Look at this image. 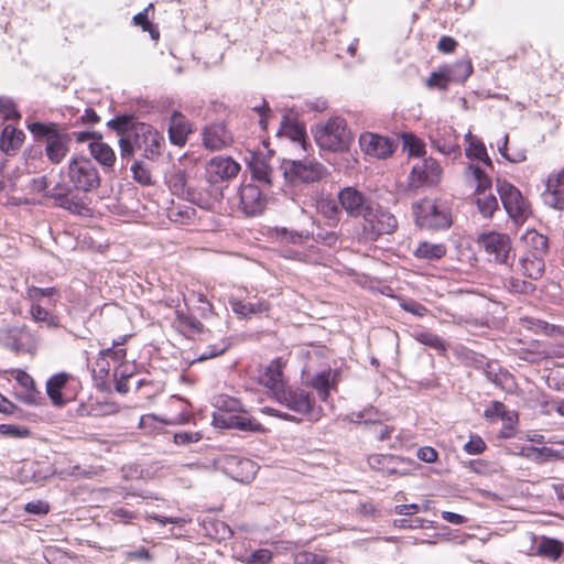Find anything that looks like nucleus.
Instances as JSON below:
<instances>
[{
    "instance_id": "nucleus-32",
    "label": "nucleus",
    "mask_w": 564,
    "mask_h": 564,
    "mask_svg": "<svg viewBox=\"0 0 564 564\" xmlns=\"http://www.w3.org/2000/svg\"><path fill=\"white\" fill-rule=\"evenodd\" d=\"M70 376L66 372H59L52 376L46 382V392L54 405H63L64 399L62 395V389L67 383Z\"/></svg>"
},
{
    "instance_id": "nucleus-9",
    "label": "nucleus",
    "mask_w": 564,
    "mask_h": 564,
    "mask_svg": "<svg viewBox=\"0 0 564 564\" xmlns=\"http://www.w3.org/2000/svg\"><path fill=\"white\" fill-rule=\"evenodd\" d=\"M68 178L74 189L85 193L91 192L100 185L98 170L86 158H75L69 162Z\"/></svg>"
},
{
    "instance_id": "nucleus-42",
    "label": "nucleus",
    "mask_w": 564,
    "mask_h": 564,
    "mask_svg": "<svg viewBox=\"0 0 564 564\" xmlns=\"http://www.w3.org/2000/svg\"><path fill=\"white\" fill-rule=\"evenodd\" d=\"M349 421L357 424L369 425L370 429L381 423V414L373 408L349 414Z\"/></svg>"
},
{
    "instance_id": "nucleus-28",
    "label": "nucleus",
    "mask_w": 564,
    "mask_h": 564,
    "mask_svg": "<svg viewBox=\"0 0 564 564\" xmlns=\"http://www.w3.org/2000/svg\"><path fill=\"white\" fill-rule=\"evenodd\" d=\"M24 141V133L22 130L7 124L0 137V149L7 154L15 152Z\"/></svg>"
},
{
    "instance_id": "nucleus-1",
    "label": "nucleus",
    "mask_w": 564,
    "mask_h": 564,
    "mask_svg": "<svg viewBox=\"0 0 564 564\" xmlns=\"http://www.w3.org/2000/svg\"><path fill=\"white\" fill-rule=\"evenodd\" d=\"M108 127L119 135L120 156L122 160L132 159L137 150L148 160H155L162 154L165 140L151 124L134 122L132 116L123 115L111 119Z\"/></svg>"
},
{
    "instance_id": "nucleus-34",
    "label": "nucleus",
    "mask_w": 564,
    "mask_h": 564,
    "mask_svg": "<svg viewBox=\"0 0 564 564\" xmlns=\"http://www.w3.org/2000/svg\"><path fill=\"white\" fill-rule=\"evenodd\" d=\"M89 150L93 158L104 166L111 167L115 164L116 154L107 143L94 140L89 143Z\"/></svg>"
},
{
    "instance_id": "nucleus-40",
    "label": "nucleus",
    "mask_w": 564,
    "mask_h": 564,
    "mask_svg": "<svg viewBox=\"0 0 564 564\" xmlns=\"http://www.w3.org/2000/svg\"><path fill=\"white\" fill-rule=\"evenodd\" d=\"M61 198L59 202H57V206L73 213L76 215H86L89 210L86 202L78 197L77 195L69 194L68 196H62L61 194H57Z\"/></svg>"
},
{
    "instance_id": "nucleus-23",
    "label": "nucleus",
    "mask_w": 564,
    "mask_h": 564,
    "mask_svg": "<svg viewBox=\"0 0 564 564\" xmlns=\"http://www.w3.org/2000/svg\"><path fill=\"white\" fill-rule=\"evenodd\" d=\"M544 269L545 260L543 257H538V254L524 252L519 260L518 271L530 279H540L544 273Z\"/></svg>"
},
{
    "instance_id": "nucleus-60",
    "label": "nucleus",
    "mask_w": 564,
    "mask_h": 564,
    "mask_svg": "<svg viewBox=\"0 0 564 564\" xmlns=\"http://www.w3.org/2000/svg\"><path fill=\"white\" fill-rule=\"evenodd\" d=\"M272 561V552L267 549L253 551L246 560L248 564H269Z\"/></svg>"
},
{
    "instance_id": "nucleus-52",
    "label": "nucleus",
    "mask_w": 564,
    "mask_h": 564,
    "mask_svg": "<svg viewBox=\"0 0 564 564\" xmlns=\"http://www.w3.org/2000/svg\"><path fill=\"white\" fill-rule=\"evenodd\" d=\"M295 564H330L329 558L324 554L312 552H299L294 557Z\"/></svg>"
},
{
    "instance_id": "nucleus-13",
    "label": "nucleus",
    "mask_w": 564,
    "mask_h": 564,
    "mask_svg": "<svg viewBox=\"0 0 564 564\" xmlns=\"http://www.w3.org/2000/svg\"><path fill=\"white\" fill-rule=\"evenodd\" d=\"M338 381V370L329 367L312 375L307 373L304 379L305 386L313 388L323 402L328 400L330 391L337 389Z\"/></svg>"
},
{
    "instance_id": "nucleus-53",
    "label": "nucleus",
    "mask_w": 564,
    "mask_h": 564,
    "mask_svg": "<svg viewBox=\"0 0 564 564\" xmlns=\"http://www.w3.org/2000/svg\"><path fill=\"white\" fill-rule=\"evenodd\" d=\"M195 217V210L191 207H175L170 209L169 218L174 223L186 224Z\"/></svg>"
},
{
    "instance_id": "nucleus-11",
    "label": "nucleus",
    "mask_w": 564,
    "mask_h": 564,
    "mask_svg": "<svg viewBox=\"0 0 564 564\" xmlns=\"http://www.w3.org/2000/svg\"><path fill=\"white\" fill-rule=\"evenodd\" d=\"M282 169L285 177L292 183H314L324 175L323 165L310 159L284 161Z\"/></svg>"
},
{
    "instance_id": "nucleus-35",
    "label": "nucleus",
    "mask_w": 564,
    "mask_h": 564,
    "mask_svg": "<svg viewBox=\"0 0 564 564\" xmlns=\"http://www.w3.org/2000/svg\"><path fill=\"white\" fill-rule=\"evenodd\" d=\"M564 551V544L553 538L543 536L538 544V555L549 558L551 561H557Z\"/></svg>"
},
{
    "instance_id": "nucleus-45",
    "label": "nucleus",
    "mask_w": 564,
    "mask_h": 564,
    "mask_svg": "<svg viewBox=\"0 0 564 564\" xmlns=\"http://www.w3.org/2000/svg\"><path fill=\"white\" fill-rule=\"evenodd\" d=\"M153 9V6L150 3L143 11L137 13L133 17V24L141 26L143 31L150 32V35L153 40H158L160 36V33L156 28L152 25V23L149 21V10Z\"/></svg>"
},
{
    "instance_id": "nucleus-64",
    "label": "nucleus",
    "mask_w": 564,
    "mask_h": 564,
    "mask_svg": "<svg viewBox=\"0 0 564 564\" xmlns=\"http://www.w3.org/2000/svg\"><path fill=\"white\" fill-rule=\"evenodd\" d=\"M134 518L135 514L123 507L115 508L111 510V520L117 523L127 524Z\"/></svg>"
},
{
    "instance_id": "nucleus-14",
    "label": "nucleus",
    "mask_w": 564,
    "mask_h": 564,
    "mask_svg": "<svg viewBox=\"0 0 564 564\" xmlns=\"http://www.w3.org/2000/svg\"><path fill=\"white\" fill-rule=\"evenodd\" d=\"M339 203L345 212L351 217L364 218L370 209L373 200L354 187H345L338 194Z\"/></svg>"
},
{
    "instance_id": "nucleus-17",
    "label": "nucleus",
    "mask_w": 564,
    "mask_h": 564,
    "mask_svg": "<svg viewBox=\"0 0 564 564\" xmlns=\"http://www.w3.org/2000/svg\"><path fill=\"white\" fill-rule=\"evenodd\" d=\"M213 424L219 429H238L241 431L249 432H262V425L253 419L245 415L226 414V413H214Z\"/></svg>"
},
{
    "instance_id": "nucleus-39",
    "label": "nucleus",
    "mask_w": 564,
    "mask_h": 564,
    "mask_svg": "<svg viewBox=\"0 0 564 564\" xmlns=\"http://www.w3.org/2000/svg\"><path fill=\"white\" fill-rule=\"evenodd\" d=\"M413 337L420 344L435 349L440 354H445L447 345L438 335L429 330H415Z\"/></svg>"
},
{
    "instance_id": "nucleus-2",
    "label": "nucleus",
    "mask_w": 564,
    "mask_h": 564,
    "mask_svg": "<svg viewBox=\"0 0 564 564\" xmlns=\"http://www.w3.org/2000/svg\"><path fill=\"white\" fill-rule=\"evenodd\" d=\"M26 127L36 139L45 140V155L52 163L58 164L65 159L70 139L57 123L34 121L28 123Z\"/></svg>"
},
{
    "instance_id": "nucleus-6",
    "label": "nucleus",
    "mask_w": 564,
    "mask_h": 564,
    "mask_svg": "<svg viewBox=\"0 0 564 564\" xmlns=\"http://www.w3.org/2000/svg\"><path fill=\"white\" fill-rule=\"evenodd\" d=\"M273 398L296 414L308 416L312 420H318L321 416V408L315 405L311 393L303 389H292L285 386L283 389H279Z\"/></svg>"
},
{
    "instance_id": "nucleus-27",
    "label": "nucleus",
    "mask_w": 564,
    "mask_h": 564,
    "mask_svg": "<svg viewBox=\"0 0 564 564\" xmlns=\"http://www.w3.org/2000/svg\"><path fill=\"white\" fill-rule=\"evenodd\" d=\"M59 297V291L56 288H37V286H29L25 291V299H28L31 304L41 303L43 305H52L54 306Z\"/></svg>"
},
{
    "instance_id": "nucleus-22",
    "label": "nucleus",
    "mask_w": 564,
    "mask_h": 564,
    "mask_svg": "<svg viewBox=\"0 0 564 564\" xmlns=\"http://www.w3.org/2000/svg\"><path fill=\"white\" fill-rule=\"evenodd\" d=\"M284 364L281 358L272 360L259 375V382L271 390L273 397L279 389H283L284 382L283 369Z\"/></svg>"
},
{
    "instance_id": "nucleus-36",
    "label": "nucleus",
    "mask_w": 564,
    "mask_h": 564,
    "mask_svg": "<svg viewBox=\"0 0 564 564\" xmlns=\"http://www.w3.org/2000/svg\"><path fill=\"white\" fill-rule=\"evenodd\" d=\"M446 254V247L443 243H431L422 241L414 251L417 259L426 261H435L442 259Z\"/></svg>"
},
{
    "instance_id": "nucleus-20",
    "label": "nucleus",
    "mask_w": 564,
    "mask_h": 564,
    "mask_svg": "<svg viewBox=\"0 0 564 564\" xmlns=\"http://www.w3.org/2000/svg\"><path fill=\"white\" fill-rule=\"evenodd\" d=\"M361 150L375 158H387L393 152V143L386 137L365 132L359 138Z\"/></svg>"
},
{
    "instance_id": "nucleus-47",
    "label": "nucleus",
    "mask_w": 564,
    "mask_h": 564,
    "mask_svg": "<svg viewBox=\"0 0 564 564\" xmlns=\"http://www.w3.org/2000/svg\"><path fill=\"white\" fill-rule=\"evenodd\" d=\"M505 286L509 292L518 294H531L535 290L533 283L513 276L506 280Z\"/></svg>"
},
{
    "instance_id": "nucleus-33",
    "label": "nucleus",
    "mask_w": 564,
    "mask_h": 564,
    "mask_svg": "<svg viewBox=\"0 0 564 564\" xmlns=\"http://www.w3.org/2000/svg\"><path fill=\"white\" fill-rule=\"evenodd\" d=\"M473 73V65L469 59L458 61L454 65L444 67L446 82L464 83Z\"/></svg>"
},
{
    "instance_id": "nucleus-18",
    "label": "nucleus",
    "mask_w": 564,
    "mask_h": 564,
    "mask_svg": "<svg viewBox=\"0 0 564 564\" xmlns=\"http://www.w3.org/2000/svg\"><path fill=\"white\" fill-rule=\"evenodd\" d=\"M542 196L547 206L564 210V169L549 175Z\"/></svg>"
},
{
    "instance_id": "nucleus-59",
    "label": "nucleus",
    "mask_w": 564,
    "mask_h": 564,
    "mask_svg": "<svg viewBox=\"0 0 564 564\" xmlns=\"http://www.w3.org/2000/svg\"><path fill=\"white\" fill-rule=\"evenodd\" d=\"M312 238L327 247H334L338 240L336 232L318 228L316 232H312Z\"/></svg>"
},
{
    "instance_id": "nucleus-7",
    "label": "nucleus",
    "mask_w": 564,
    "mask_h": 564,
    "mask_svg": "<svg viewBox=\"0 0 564 564\" xmlns=\"http://www.w3.org/2000/svg\"><path fill=\"white\" fill-rule=\"evenodd\" d=\"M362 219L364 235L368 240L375 241L382 235L393 234L398 228L395 216L375 202Z\"/></svg>"
},
{
    "instance_id": "nucleus-15",
    "label": "nucleus",
    "mask_w": 564,
    "mask_h": 564,
    "mask_svg": "<svg viewBox=\"0 0 564 564\" xmlns=\"http://www.w3.org/2000/svg\"><path fill=\"white\" fill-rule=\"evenodd\" d=\"M223 468L232 479L241 482L251 481L258 470L254 462L235 455L224 457Z\"/></svg>"
},
{
    "instance_id": "nucleus-26",
    "label": "nucleus",
    "mask_w": 564,
    "mask_h": 564,
    "mask_svg": "<svg viewBox=\"0 0 564 564\" xmlns=\"http://www.w3.org/2000/svg\"><path fill=\"white\" fill-rule=\"evenodd\" d=\"M29 313L40 328L55 329L59 327V318L41 303L31 304Z\"/></svg>"
},
{
    "instance_id": "nucleus-38",
    "label": "nucleus",
    "mask_w": 564,
    "mask_h": 564,
    "mask_svg": "<svg viewBox=\"0 0 564 564\" xmlns=\"http://www.w3.org/2000/svg\"><path fill=\"white\" fill-rule=\"evenodd\" d=\"M167 184L174 195L184 198L192 189L187 186V175L184 170H174L167 177Z\"/></svg>"
},
{
    "instance_id": "nucleus-58",
    "label": "nucleus",
    "mask_w": 564,
    "mask_h": 564,
    "mask_svg": "<svg viewBox=\"0 0 564 564\" xmlns=\"http://www.w3.org/2000/svg\"><path fill=\"white\" fill-rule=\"evenodd\" d=\"M0 112L6 120L20 118V115L15 108V104L12 99L7 97H0Z\"/></svg>"
},
{
    "instance_id": "nucleus-21",
    "label": "nucleus",
    "mask_w": 564,
    "mask_h": 564,
    "mask_svg": "<svg viewBox=\"0 0 564 564\" xmlns=\"http://www.w3.org/2000/svg\"><path fill=\"white\" fill-rule=\"evenodd\" d=\"M232 142L231 133L223 123L207 126L203 131V144L210 151H218Z\"/></svg>"
},
{
    "instance_id": "nucleus-25",
    "label": "nucleus",
    "mask_w": 564,
    "mask_h": 564,
    "mask_svg": "<svg viewBox=\"0 0 564 564\" xmlns=\"http://www.w3.org/2000/svg\"><path fill=\"white\" fill-rule=\"evenodd\" d=\"M522 240L525 245V253L538 254V257H543L547 254L549 251V239L546 236L538 232L534 229L527 230L522 236Z\"/></svg>"
},
{
    "instance_id": "nucleus-3",
    "label": "nucleus",
    "mask_w": 564,
    "mask_h": 564,
    "mask_svg": "<svg viewBox=\"0 0 564 564\" xmlns=\"http://www.w3.org/2000/svg\"><path fill=\"white\" fill-rule=\"evenodd\" d=\"M314 137L321 149L332 152L347 150L352 140L345 119L340 117H332L326 122L316 124Z\"/></svg>"
},
{
    "instance_id": "nucleus-51",
    "label": "nucleus",
    "mask_w": 564,
    "mask_h": 564,
    "mask_svg": "<svg viewBox=\"0 0 564 564\" xmlns=\"http://www.w3.org/2000/svg\"><path fill=\"white\" fill-rule=\"evenodd\" d=\"M132 177L141 185H151L152 176L150 170L141 161H135L131 166Z\"/></svg>"
},
{
    "instance_id": "nucleus-37",
    "label": "nucleus",
    "mask_w": 564,
    "mask_h": 564,
    "mask_svg": "<svg viewBox=\"0 0 564 564\" xmlns=\"http://www.w3.org/2000/svg\"><path fill=\"white\" fill-rule=\"evenodd\" d=\"M231 310L242 317H249L254 314H261L268 311L269 305L264 301H259L257 303H245L240 300H231L230 301Z\"/></svg>"
},
{
    "instance_id": "nucleus-16",
    "label": "nucleus",
    "mask_w": 564,
    "mask_h": 564,
    "mask_svg": "<svg viewBox=\"0 0 564 564\" xmlns=\"http://www.w3.org/2000/svg\"><path fill=\"white\" fill-rule=\"evenodd\" d=\"M442 169L433 159H424L413 165L411 183L414 186H433L441 180Z\"/></svg>"
},
{
    "instance_id": "nucleus-5",
    "label": "nucleus",
    "mask_w": 564,
    "mask_h": 564,
    "mask_svg": "<svg viewBox=\"0 0 564 564\" xmlns=\"http://www.w3.org/2000/svg\"><path fill=\"white\" fill-rule=\"evenodd\" d=\"M478 247L486 252L489 261L511 265L514 260L512 241L509 235L498 231H487L478 236Z\"/></svg>"
},
{
    "instance_id": "nucleus-55",
    "label": "nucleus",
    "mask_w": 564,
    "mask_h": 564,
    "mask_svg": "<svg viewBox=\"0 0 564 564\" xmlns=\"http://www.w3.org/2000/svg\"><path fill=\"white\" fill-rule=\"evenodd\" d=\"M317 208L329 220H336L338 218L339 208L337 203L333 199H321L317 203Z\"/></svg>"
},
{
    "instance_id": "nucleus-30",
    "label": "nucleus",
    "mask_w": 564,
    "mask_h": 564,
    "mask_svg": "<svg viewBox=\"0 0 564 564\" xmlns=\"http://www.w3.org/2000/svg\"><path fill=\"white\" fill-rule=\"evenodd\" d=\"M12 372L14 373L17 382L24 389V392L20 394V399L26 404H35L39 392L35 389L33 378L20 369H15Z\"/></svg>"
},
{
    "instance_id": "nucleus-44",
    "label": "nucleus",
    "mask_w": 564,
    "mask_h": 564,
    "mask_svg": "<svg viewBox=\"0 0 564 564\" xmlns=\"http://www.w3.org/2000/svg\"><path fill=\"white\" fill-rule=\"evenodd\" d=\"M523 323L528 329L533 330L535 333H542L545 335H554L560 332V327H557L553 324H549L545 321L534 318V317H525L523 319Z\"/></svg>"
},
{
    "instance_id": "nucleus-61",
    "label": "nucleus",
    "mask_w": 564,
    "mask_h": 564,
    "mask_svg": "<svg viewBox=\"0 0 564 564\" xmlns=\"http://www.w3.org/2000/svg\"><path fill=\"white\" fill-rule=\"evenodd\" d=\"M400 306L405 311L415 316L423 317L427 314L429 310L421 303L414 300H404L400 303Z\"/></svg>"
},
{
    "instance_id": "nucleus-31",
    "label": "nucleus",
    "mask_w": 564,
    "mask_h": 564,
    "mask_svg": "<svg viewBox=\"0 0 564 564\" xmlns=\"http://www.w3.org/2000/svg\"><path fill=\"white\" fill-rule=\"evenodd\" d=\"M20 176L18 167H11L4 161H0V192L18 191Z\"/></svg>"
},
{
    "instance_id": "nucleus-24",
    "label": "nucleus",
    "mask_w": 564,
    "mask_h": 564,
    "mask_svg": "<svg viewBox=\"0 0 564 564\" xmlns=\"http://www.w3.org/2000/svg\"><path fill=\"white\" fill-rule=\"evenodd\" d=\"M191 132V124L185 117L177 111H174L170 119L169 138L173 144L183 145L187 140Z\"/></svg>"
},
{
    "instance_id": "nucleus-4",
    "label": "nucleus",
    "mask_w": 564,
    "mask_h": 564,
    "mask_svg": "<svg viewBox=\"0 0 564 564\" xmlns=\"http://www.w3.org/2000/svg\"><path fill=\"white\" fill-rule=\"evenodd\" d=\"M414 215L417 226L440 230L452 225L449 208L441 202L423 199L414 204Z\"/></svg>"
},
{
    "instance_id": "nucleus-50",
    "label": "nucleus",
    "mask_w": 564,
    "mask_h": 564,
    "mask_svg": "<svg viewBox=\"0 0 564 564\" xmlns=\"http://www.w3.org/2000/svg\"><path fill=\"white\" fill-rule=\"evenodd\" d=\"M468 171L477 183L476 193L485 194V191L491 187V178L479 166L470 165Z\"/></svg>"
},
{
    "instance_id": "nucleus-8",
    "label": "nucleus",
    "mask_w": 564,
    "mask_h": 564,
    "mask_svg": "<svg viewBox=\"0 0 564 564\" xmlns=\"http://www.w3.org/2000/svg\"><path fill=\"white\" fill-rule=\"evenodd\" d=\"M37 336L26 325H11L0 328V346L19 355L34 352L37 347Z\"/></svg>"
},
{
    "instance_id": "nucleus-54",
    "label": "nucleus",
    "mask_w": 564,
    "mask_h": 564,
    "mask_svg": "<svg viewBox=\"0 0 564 564\" xmlns=\"http://www.w3.org/2000/svg\"><path fill=\"white\" fill-rule=\"evenodd\" d=\"M278 236L282 242L293 245H301L310 238L308 232L290 231L285 228L279 230Z\"/></svg>"
},
{
    "instance_id": "nucleus-63",
    "label": "nucleus",
    "mask_w": 564,
    "mask_h": 564,
    "mask_svg": "<svg viewBox=\"0 0 564 564\" xmlns=\"http://www.w3.org/2000/svg\"><path fill=\"white\" fill-rule=\"evenodd\" d=\"M464 449L470 455L481 454L486 449V444L480 436H470L465 444Z\"/></svg>"
},
{
    "instance_id": "nucleus-57",
    "label": "nucleus",
    "mask_w": 564,
    "mask_h": 564,
    "mask_svg": "<svg viewBox=\"0 0 564 564\" xmlns=\"http://www.w3.org/2000/svg\"><path fill=\"white\" fill-rule=\"evenodd\" d=\"M467 155L484 162L489 167H492V161L487 154L485 144L481 142L471 143L467 150Z\"/></svg>"
},
{
    "instance_id": "nucleus-12",
    "label": "nucleus",
    "mask_w": 564,
    "mask_h": 564,
    "mask_svg": "<svg viewBox=\"0 0 564 564\" xmlns=\"http://www.w3.org/2000/svg\"><path fill=\"white\" fill-rule=\"evenodd\" d=\"M239 208L247 216H256L263 212L267 198L258 185L242 184L236 196Z\"/></svg>"
},
{
    "instance_id": "nucleus-41",
    "label": "nucleus",
    "mask_w": 564,
    "mask_h": 564,
    "mask_svg": "<svg viewBox=\"0 0 564 564\" xmlns=\"http://www.w3.org/2000/svg\"><path fill=\"white\" fill-rule=\"evenodd\" d=\"M213 404L217 409L215 413L236 414L242 411L241 402L226 394L215 397Z\"/></svg>"
},
{
    "instance_id": "nucleus-62",
    "label": "nucleus",
    "mask_w": 564,
    "mask_h": 564,
    "mask_svg": "<svg viewBox=\"0 0 564 564\" xmlns=\"http://www.w3.org/2000/svg\"><path fill=\"white\" fill-rule=\"evenodd\" d=\"M404 148L408 149L412 156H420L424 152L422 141L413 135H404Z\"/></svg>"
},
{
    "instance_id": "nucleus-49",
    "label": "nucleus",
    "mask_w": 564,
    "mask_h": 564,
    "mask_svg": "<svg viewBox=\"0 0 564 564\" xmlns=\"http://www.w3.org/2000/svg\"><path fill=\"white\" fill-rule=\"evenodd\" d=\"M229 347L230 341L228 339H221L219 343L207 346L206 349L197 357V360L204 361L218 357L227 351Z\"/></svg>"
},
{
    "instance_id": "nucleus-10",
    "label": "nucleus",
    "mask_w": 564,
    "mask_h": 564,
    "mask_svg": "<svg viewBox=\"0 0 564 564\" xmlns=\"http://www.w3.org/2000/svg\"><path fill=\"white\" fill-rule=\"evenodd\" d=\"M497 191L507 214L517 223L524 221L530 214L529 204L520 191L507 181H497Z\"/></svg>"
},
{
    "instance_id": "nucleus-46",
    "label": "nucleus",
    "mask_w": 564,
    "mask_h": 564,
    "mask_svg": "<svg viewBox=\"0 0 564 564\" xmlns=\"http://www.w3.org/2000/svg\"><path fill=\"white\" fill-rule=\"evenodd\" d=\"M126 337L122 338L120 341H113V346L111 348H107L100 351V358L99 361H104L106 358H111L116 362L123 364V360L127 356V351L124 348H121V346L124 341ZM100 366V364H98Z\"/></svg>"
},
{
    "instance_id": "nucleus-43",
    "label": "nucleus",
    "mask_w": 564,
    "mask_h": 564,
    "mask_svg": "<svg viewBox=\"0 0 564 564\" xmlns=\"http://www.w3.org/2000/svg\"><path fill=\"white\" fill-rule=\"evenodd\" d=\"M478 212L485 218H491L494 213L498 209V200L492 194H480L476 198Z\"/></svg>"
},
{
    "instance_id": "nucleus-29",
    "label": "nucleus",
    "mask_w": 564,
    "mask_h": 564,
    "mask_svg": "<svg viewBox=\"0 0 564 564\" xmlns=\"http://www.w3.org/2000/svg\"><path fill=\"white\" fill-rule=\"evenodd\" d=\"M221 195V192L215 187L206 193L192 188L184 198L203 209H212Z\"/></svg>"
},
{
    "instance_id": "nucleus-56",
    "label": "nucleus",
    "mask_w": 564,
    "mask_h": 564,
    "mask_svg": "<svg viewBox=\"0 0 564 564\" xmlns=\"http://www.w3.org/2000/svg\"><path fill=\"white\" fill-rule=\"evenodd\" d=\"M485 416L489 420H494V419L511 420V413H509L506 410V405L499 401H494L491 403V405L485 410Z\"/></svg>"
},
{
    "instance_id": "nucleus-19",
    "label": "nucleus",
    "mask_w": 564,
    "mask_h": 564,
    "mask_svg": "<svg viewBox=\"0 0 564 564\" xmlns=\"http://www.w3.org/2000/svg\"><path fill=\"white\" fill-rule=\"evenodd\" d=\"M240 172V164L230 156H215L207 164L210 182L234 178Z\"/></svg>"
},
{
    "instance_id": "nucleus-48",
    "label": "nucleus",
    "mask_w": 564,
    "mask_h": 564,
    "mask_svg": "<svg viewBox=\"0 0 564 564\" xmlns=\"http://www.w3.org/2000/svg\"><path fill=\"white\" fill-rule=\"evenodd\" d=\"M395 459L397 458L391 455H373L369 458V465L375 469H379L388 474H397L398 471L395 467L389 466Z\"/></svg>"
}]
</instances>
